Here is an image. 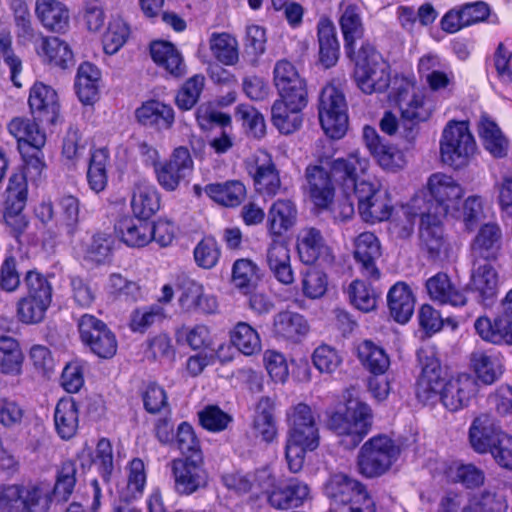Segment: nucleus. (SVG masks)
<instances>
[{"instance_id": "nucleus-1", "label": "nucleus", "mask_w": 512, "mask_h": 512, "mask_svg": "<svg viewBox=\"0 0 512 512\" xmlns=\"http://www.w3.org/2000/svg\"><path fill=\"white\" fill-rule=\"evenodd\" d=\"M417 356L421 365L416 388L419 401L434 404L440 400L450 411H458L468 406L478 392V383L474 376L462 373L445 382L441 364L434 351L421 349Z\"/></svg>"}, {"instance_id": "nucleus-2", "label": "nucleus", "mask_w": 512, "mask_h": 512, "mask_svg": "<svg viewBox=\"0 0 512 512\" xmlns=\"http://www.w3.org/2000/svg\"><path fill=\"white\" fill-rule=\"evenodd\" d=\"M287 422L286 460L290 471L297 473L303 467L306 452L319 446V429L312 409L304 403L288 410Z\"/></svg>"}, {"instance_id": "nucleus-3", "label": "nucleus", "mask_w": 512, "mask_h": 512, "mask_svg": "<svg viewBox=\"0 0 512 512\" xmlns=\"http://www.w3.org/2000/svg\"><path fill=\"white\" fill-rule=\"evenodd\" d=\"M432 204L427 201L424 194L415 196L402 207V213L407 218V224L403 227L408 235L412 231L414 220L420 218V240L431 258H439L447 252L448 244L443 235L442 220L432 214Z\"/></svg>"}, {"instance_id": "nucleus-4", "label": "nucleus", "mask_w": 512, "mask_h": 512, "mask_svg": "<svg viewBox=\"0 0 512 512\" xmlns=\"http://www.w3.org/2000/svg\"><path fill=\"white\" fill-rule=\"evenodd\" d=\"M396 83L395 97L401 111L402 136L412 142L418 135L419 123L427 121L432 110L425 101V94L413 80L401 78Z\"/></svg>"}, {"instance_id": "nucleus-5", "label": "nucleus", "mask_w": 512, "mask_h": 512, "mask_svg": "<svg viewBox=\"0 0 512 512\" xmlns=\"http://www.w3.org/2000/svg\"><path fill=\"white\" fill-rule=\"evenodd\" d=\"M354 61V80L362 92L372 94L386 91L390 85L389 66L371 44H362Z\"/></svg>"}, {"instance_id": "nucleus-6", "label": "nucleus", "mask_w": 512, "mask_h": 512, "mask_svg": "<svg viewBox=\"0 0 512 512\" xmlns=\"http://www.w3.org/2000/svg\"><path fill=\"white\" fill-rule=\"evenodd\" d=\"M371 409L363 402H350L345 413H334L329 428L341 438L346 449H353L363 440L371 426Z\"/></svg>"}, {"instance_id": "nucleus-7", "label": "nucleus", "mask_w": 512, "mask_h": 512, "mask_svg": "<svg viewBox=\"0 0 512 512\" xmlns=\"http://www.w3.org/2000/svg\"><path fill=\"white\" fill-rule=\"evenodd\" d=\"M24 283L27 295L17 302V317L25 324H38L43 321L52 301V287L38 272L28 271Z\"/></svg>"}, {"instance_id": "nucleus-8", "label": "nucleus", "mask_w": 512, "mask_h": 512, "mask_svg": "<svg viewBox=\"0 0 512 512\" xmlns=\"http://www.w3.org/2000/svg\"><path fill=\"white\" fill-rule=\"evenodd\" d=\"M399 453V447L391 438L385 435L374 436L360 448L358 470L367 478L381 476L391 468Z\"/></svg>"}, {"instance_id": "nucleus-9", "label": "nucleus", "mask_w": 512, "mask_h": 512, "mask_svg": "<svg viewBox=\"0 0 512 512\" xmlns=\"http://www.w3.org/2000/svg\"><path fill=\"white\" fill-rule=\"evenodd\" d=\"M476 151V142L466 122L450 121L440 139V156L444 164L461 168Z\"/></svg>"}, {"instance_id": "nucleus-10", "label": "nucleus", "mask_w": 512, "mask_h": 512, "mask_svg": "<svg viewBox=\"0 0 512 512\" xmlns=\"http://www.w3.org/2000/svg\"><path fill=\"white\" fill-rule=\"evenodd\" d=\"M325 494L346 512H376L375 503L365 486L345 474H334L325 485Z\"/></svg>"}, {"instance_id": "nucleus-11", "label": "nucleus", "mask_w": 512, "mask_h": 512, "mask_svg": "<svg viewBox=\"0 0 512 512\" xmlns=\"http://www.w3.org/2000/svg\"><path fill=\"white\" fill-rule=\"evenodd\" d=\"M318 114L321 127L332 139L342 138L348 129L347 103L334 85L325 86L320 94Z\"/></svg>"}, {"instance_id": "nucleus-12", "label": "nucleus", "mask_w": 512, "mask_h": 512, "mask_svg": "<svg viewBox=\"0 0 512 512\" xmlns=\"http://www.w3.org/2000/svg\"><path fill=\"white\" fill-rule=\"evenodd\" d=\"M427 188L429 195L424 191L417 194H424L427 201L433 205L432 214L438 217L458 215L463 189L452 176L434 173L428 179Z\"/></svg>"}, {"instance_id": "nucleus-13", "label": "nucleus", "mask_w": 512, "mask_h": 512, "mask_svg": "<svg viewBox=\"0 0 512 512\" xmlns=\"http://www.w3.org/2000/svg\"><path fill=\"white\" fill-rule=\"evenodd\" d=\"M173 489L176 494L190 496L208 484V472L204 467L203 455L183 456L169 463Z\"/></svg>"}, {"instance_id": "nucleus-14", "label": "nucleus", "mask_w": 512, "mask_h": 512, "mask_svg": "<svg viewBox=\"0 0 512 512\" xmlns=\"http://www.w3.org/2000/svg\"><path fill=\"white\" fill-rule=\"evenodd\" d=\"M261 489L268 493V502L272 507L279 510H287L298 507L309 497L307 484L290 479L287 483L274 486V479L267 470L258 472L255 476Z\"/></svg>"}, {"instance_id": "nucleus-15", "label": "nucleus", "mask_w": 512, "mask_h": 512, "mask_svg": "<svg viewBox=\"0 0 512 512\" xmlns=\"http://www.w3.org/2000/svg\"><path fill=\"white\" fill-rule=\"evenodd\" d=\"M81 340L100 358H112L117 351L115 334L102 321L90 314H84L78 321Z\"/></svg>"}, {"instance_id": "nucleus-16", "label": "nucleus", "mask_w": 512, "mask_h": 512, "mask_svg": "<svg viewBox=\"0 0 512 512\" xmlns=\"http://www.w3.org/2000/svg\"><path fill=\"white\" fill-rule=\"evenodd\" d=\"M308 98L285 99L279 97L271 107V120L276 129L284 135L298 131L303 124V109L307 106Z\"/></svg>"}, {"instance_id": "nucleus-17", "label": "nucleus", "mask_w": 512, "mask_h": 512, "mask_svg": "<svg viewBox=\"0 0 512 512\" xmlns=\"http://www.w3.org/2000/svg\"><path fill=\"white\" fill-rule=\"evenodd\" d=\"M247 170L259 192L268 196L277 194L281 186L280 177L267 152L260 150L254 153L247 161Z\"/></svg>"}, {"instance_id": "nucleus-18", "label": "nucleus", "mask_w": 512, "mask_h": 512, "mask_svg": "<svg viewBox=\"0 0 512 512\" xmlns=\"http://www.w3.org/2000/svg\"><path fill=\"white\" fill-rule=\"evenodd\" d=\"M354 246V259L361 275L371 282L378 281L381 278L376 263L381 256L378 238L372 232H363L355 239Z\"/></svg>"}, {"instance_id": "nucleus-19", "label": "nucleus", "mask_w": 512, "mask_h": 512, "mask_svg": "<svg viewBox=\"0 0 512 512\" xmlns=\"http://www.w3.org/2000/svg\"><path fill=\"white\" fill-rule=\"evenodd\" d=\"M6 208L4 220L15 236L21 234L27 227L28 221L22 210L26 203V185L22 177L14 175L10 178L6 190Z\"/></svg>"}, {"instance_id": "nucleus-20", "label": "nucleus", "mask_w": 512, "mask_h": 512, "mask_svg": "<svg viewBox=\"0 0 512 512\" xmlns=\"http://www.w3.org/2000/svg\"><path fill=\"white\" fill-rule=\"evenodd\" d=\"M193 161L186 147L174 149L169 161L155 168L159 185L167 190L174 191L180 182L191 172Z\"/></svg>"}, {"instance_id": "nucleus-21", "label": "nucleus", "mask_w": 512, "mask_h": 512, "mask_svg": "<svg viewBox=\"0 0 512 512\" xmlns=\"http://www.w3.org/2000/svg\"><path fill=\"white\" fill-rule=\"evenodd\" d=\"M362 140L370 154L384 170L394 172L404 167L403 153L395 146L384 142L375 128L364 126Z\"/></svg>"}, {"instance_id": "nucleus-22", "label": "nucleus", "mask_w": 512, "mask_h": 512, "mask_svg": "<svg viewBox=\"0 0 512 512\" xmlns=\"http://www.w3.org/2000/svg\"><path fill=\"white\" fill-rule=\"evenodd\" d=\"M297 251L300 260L307 265L318 260L330 264L334 260L331 248L326 244L320 230L315 227H304L299 231Z\"/></svg>"}, {"instance_id": "nucleus-23", "label": "nucleus", "mask_w": 512, "mask_h": 512, "mask_svg": "<svg viewBox=\"0 0 512 512\" xmlns=\"http://www.w3.org/2000/svg\"><path fill=\"white\" fill-rule=\"evenodd\" d=\"M369 166V159L362 156L359 151H354L331 162V177L346 191L355 186V181L367 173Z\"/></svg>"}, {"instance_id": "nucleus-24", "label": "nucleus", "mask_w": 512, "mask_h": 512, "mask_svg": "<svg viewBox=\"0 0 512 512\" xmlns=\"http://www.w3.org/2000/svg\"><path fill=\"white\" fill-rule=\"evenodd\" d=\"M273 81L279 97L285 99L290 97L308 98L305 80L288 60L283 59L276 62L273 70Z\"/></svg>"}, {"instance_id": "nucleus-25", "label": "nucleus", "mask_w": 512, "mask_h": 512, "mask_svg": "<svg viewBox=\"0 0 512 512\" xmlns=\"http://www.w3.org/2000/svg\"><path fill=\"white\" fill-rule=\"evenodd\" d=\"M19 499L16 502L18 512H47L52 502V488L47 482H28L17 484Z\"/></svg>"}, {"instance_id": "nucleus-26", "label": "nucleus", "mask_w": 512, "mask_h": 512, "mask_svg": "<svg viewBox=\"0 0 512 512\" xmlns=\"http://www.w3.org/2000/svg\"><path fill=\"white\" fill-rule=\"evenodd\" d=\"M28 104L34 118L40 121L53 122L59 109L56 91L42 82L31 87Z\"/></svg>"}, {"instance_id": "nucleus-27", "label": "nucleus", "mask_w": 512, "mask_h": 512, "mask_svg": "<svg viewBox=\"0 0 512 512\" xmlns=\"http://www.w3.org/2000/svg\"><path fill=\"white\" fill-rule=\"evenodd\" d=\"M502 231L496 223L482 225L471 243L473 260H495L501 250Z\"/></svg>"}, {"instance_id": "nucleus-28", "label": "nucleus", "mask_w": 512, "mask_h": 512, "mask_svg": "<svg viewBox=\"0 0 512 512\" xmlns=\"http://www.w3.org/2000/svg\"><path fill=\"white\" fill-rule=\"evenodd\" d=\"M470 288L478 293L479 300L484 305H490L496 297L498 290V275L489 262L481 263L473 260Z\"/></svg>"}, {"instance_id": "nucleus-29", "label": "nucleus", "mask_w": 512, "mask_h": 512, "mask_svg": "<svg viewBox=\"0 0 512 512\" xmlns=\"http://www.w3.org/2000/svg\"><path fill=\"white\" fill-rule=\"evenodd\" d=\"M317 41L319 46V63L329 69L335 66L340 56V43L333 22L325 17L317 23Z\"/></svg>"}, {"instance_id": "nucleus-30", "label": "nucleus", "mask_w": 512, "mask_h": 512, "mask_svg": "<svg viewBox=\"0 0 512 512\" xmlns=\"http://www.w3.org/2000/svg\"><path fill=\"white\" fill-rule=\"evenodd\" d=\"M266 262L278 282L283 285H290L294 282L290 250L284 241L272 240L267 248Z\"/></svg>"}, {"instance_id": "nucleus-31", "label": "nucleus", "mask_w": 512, "mask_h": 512, "mask_svg": "<svg viewBox=\"0 0 512 512\" xmlns=\"http://www.w3.org/2000/svg\"><path fill=\"white\" fill-rule=\"evenodd\" d=\"M503 433L495 419L487 413L476 417L469 428V441L478 453H486L494 444L498 434Z\"/></svg>"}, {"instance_id": "nucleus-32", "label": "nucleus", "mask_w": 512, "mask_h": 512, "mask_svg": "<svg viewBox=\"0 0 512 512\" xmlns=\"http://www.w3.org/2000/svg\"><path fill=\"white\" fill-rule=\"evenodd\" d=\"M115 233L128 247L140 248L150 243V223L145 218L123 217L115 224Z\"/></svg>"}, {"instance_id": "nucleus-33", "label": "nucleus", "mask_w": 512, "mask_h": 512, "mask_svg": "<svg viewBox=\"0 0 512 512\" xmlns=\"http://www.w3.org/2000/svg\"><path fill=\"white\" fill-rule=\"evenodd\" d=\"M135 116L140 124L159 130L170 129L175 120L173 108L158 100L144 102L136 109Z\"/></svg>"}, {"instance_id": "nucleus-34", "label": "nucleus", "mask_w": 512, "mask_h": 512, "mask_svg": "<svg viewBox=\"0 0 512 512\" xmlns=\"http://www.w3.org/2000/svg\"><path fill=\"white\" fill-rule=\"evenodd\" d=\"M305 176L315 205L320 208L327 207L334 197L331 173L328 174L323 167L315 165L306 168Z\"/></svg>"}, {"instance_id": "nucleus-35", "label": "nucleus", "mask_w": 512, "mask_h": 512, "mask_svg": "<svg viewBox=\"0 0 512 512\" xmlns=\"http://www.w3.org/2000/svg\"><path fill=\"white\" fill-rule=\"evenodd\" d=\"M470 362L477 377L487 385L497 381L504 371L502 356L492 350L472 352Z\"/></svg>"}, {"instance_id": "nucleus-36", "label": "nucleus", "mask_w": 512, "mask_h": 512, "mask_svg": "<svg viewBox=\"0 0 512 512\" xmlns=\"http://www.w3.org/2000/svg\"><path fill=\"white\" fill-rule=\"evenodd\" d=\"M477 334L493 344H512V320L503 313L491 321L488 317H478L474 323Z\"/></svg>"}, {"instance_id": "nucleus-37", "label": "nucleus", "mask_w": 512, "mask_h": 512, "mask_svg": "<svg viewBox=\"0 0 512 512\" xmlns=\"http://www.w3.org/2000/svg\"><path fill=\"white\" fill-rule=\"evenodd\" d=\"M131 208L135 216L148 219L160 208V198L156 187L141 179L134 184Z\"/></svg>"}, {"instance_id": "nucleus-38", "label": "nucleus", "mask_w": 512, "mask_h": 512, "mask_svg": "<svg viewBox=\"0 0 512 512\" xmlns=\"http://www.w3.org/2000/svg\"><path fill=\"white\" fill-rule=\"evenodd\" d=\"M387 301L390 314L396 322L405 324L410 320L414 312L415 298L406 283L394 284L388 292Z\"/></svg>"}, {"instance_id": "nucleus-39", "label": "nucleus", "mask_w": 512, "mask_h": 512, "mask_svg": "<svg viewBox=\"0 0 512 512\" xmlns=\"http://www.w3.org/2000/svg\"><path fill=\"white\" fill-rule=\"evenodd\" d=\"M35 13L48 30L63 32L69 26V10L58 0H37Z\"/></svg>"}, {"instance_id": "nucleus-40", "label": "nucleus", "mask_w": 512, "mask_h": 512, "mask_svg": "<svg viewBox=\"0 0 512 512\" xmlns=\"http://www.w3.org/2000/svg\"><path fill=\"white\" fill-rule=\"evenodd\" d=\"M41 60L54 67L66 69L73 64V52L69 45L58 37H44L35 50Z\"/></svg>"}, {"instance_id": "nucleus-41", "label": "nucleus", "mask_w": 512, "mask_h": 512, "mask_svg": "<svg viewBox=\"0 0 512 512\" xmlns=\"http://www.w3.org/2000/svg\"><path fill=\"white\" fill-rule=\"evenodd\" d=\"M297 221L296 205L289 199H278L268 211L267 225L273 236H282L291 229Z\"/></svg>"}, {"instance_id": "nucleus-42", "label": "nucleus", "mask_w": 512, "mask_h": 512, "mask_svg": "<svg viewBox=\"0 0 512 512\" xmlns=\"http://www.w3.org/2000/svg\"><path fill=\"white\" fill-rule=\"evenodd\" d=\"M426 289L431 299L441 304L463 306L467 302L465 294L456 289L447 274L437 273L426 281Z\"/></svg>"}, {"instance_id": "nucleus-43", "label": "nucleus", "mask_w": 512, "mask_h": 512, "mask_svg": "<svg viewBox=\"0 0 512 512\" xmlns=\"http://www.w3.org/2000/svg\"><path fill=\"white\" fill-rule=\"evenodd\" d=\"M339 25L344 38L345 52L349 57L355 53V43L364 35L360 9L355 5H347L339 18Z\"/></svg>"}, {"instance_id": "nucleus-44", "label": "nucleus", "mask_w": 512, "mask_h": 512, "mask_svg": "<svg viewBox=\"0 0 512 512\" xmlns=\"http://www.w3.org/2000/svg\"><path fill=\"white\" fill-rule=\"evenodd\" d=\"M273 331L279 338L299 342L308 333L309 326L302 315L291 311H282L274 317Z\"/></svg>"}, {"instance_id": "nucleus-45", "label": "nucleus", "mask_w": 512, "mask_h": 512, "mask_svg": "<svg viewBox=\"0 0 512 512\" xmlns=\"http://www.w3.org/2000/svg\"><path fill=\"white\" fill-rule=\"evenodd\" d=\"M179 304L185 311H200L207 314L213 313L217 308L216 299L205 295L203 286L195 281L183 284Z\"/></svg>"}, {"instance_id": "nucleus-46", "label": "nucleus", "mask_w": 512, "mask_h": 512, "mask_svg": "<svg viewBox=\"0 0 512 512\" xmlns=\"http://www.w3.org/2000/svg\"><path fill=\"white\" fill-rule=\"evenodd\" d=\"M7 128L17 140L19 150L26 147H43L45 144V134L39 129L38 124L30 119L16 117L9 122Z\"/></svg>"}, {"instance_id": "nucleus-47", "label": "nucleus", "mask_w": 512, "mask_h": 512, "mask_svg": "<svg viewBox=\"0 0 512 512\" xmlns=\"http://www.w3.org/2000/svg\"><path fill=\"white\" fill-rule=\"evenodd\" d=\"M100 78V70L95 65L85 62L79 66L75 88L83 104H92L97 100Z\"/></svg>"}, {"instance_id": "nucleus-48", "label": "nucleus", "mask_w": 512, "mask_h": 512, "mask_svg": "<svg viewBox=\"0 0 512 512\" xmlns=\"http://www.w3.org/2000/svg\"><path fill=\"white\" fill-rule=\"evenodd\" d=\"M478 134L483 145L494 157H504L507 154L508 141L503 136L496 122L487 114H482L478 122Z\"/></svg>"}, {"instance_id": "nucleus-49", "label": "nucleus", "mask_w": 512, "mask_h": 512, "mask_svg": "<svg viewBox=\"0 0 512 512\" xmlns=\"http://www.w3.org/2000/svg\"><path fill=\"white\" fill-rule=\"evenodd\" d=\"M150 53L153 61L171 75L181 76L185 73L183 58L173 44L166 41H155L151 44Z\"/></svg>"}, {"instance_id": "nucleus-50", "label": "nucleus", "mask_w": 512, "mask_h": 512, "mask_svg": "<svg viewBox=\"0 0 512 512\" xmlns=\"http://www.w3.org/2000/svg\"><path fill=\"white\" fill-rule=\"evenodd\" d=\"M55 428L58 435L65 440L75 436L78 429V406L72 399L60 400L54 412Z\"/></svg>"}, {"instance_id": "nucleus-51", "label": "nucleus", "mask_w": 512, "mask_h": 512, "mask_svg": "<svg viewBox=\"0 0 512 512\" xmlns=\"http://www.w3.org/2000/svg\"><path fill=\"white\" fill-rule=\"evenodd\" d=\"M205 193L223 206L236 207L244 200L246 188L243 183L234 180L225 183L208 184L205 187Z\"/></svg>"}, {"instance_id": "nucleus-52", "label": "nucleus", "mask_w": 512, "mask_h": 512, "mask_svg": "<svg viewBox=\"0 0 512 512\" xmlns=\"http://www.w3.org/2000/svg\"><path fill=\"white\" fill-rule=\"evenodd\" d=\"M209 48L215 59L224 65L232 66L239 60L238 41L229 33H212Z\"/></svg>"}, {"instance_id": "nucleus-53", "label": "nucleus", "mask_w": 512, "mask_h": 512, "mask_svg": "<svg viewBox=\"0 0 512 512\" xmlns=\"http://www.w3.org/2000/svg\"><path fill=\"white\" fill-rule=\"evenodd\" d=\"M24 356L16 339L0 337V372L7 375H20Z\"/></svg>"}, {"instance_id": "nucleus-54", "label": "nucleus", "mask_w": 512, "mask_h": 512, "mask_svg": "<svg viewBox=\"0 0 512 512\" xmlns=\"http://www.w3.org/2000/svg\"><path fill=\"white\" fill-rule=\"evenodd\" d=\"M273 411L274 403L270 398L262 397L257 403L254 429L266 442H272L277 436Z\"/></svg>"}, {"instance_id": "nucleus-55", "label": "nucleus", "mask_w": 512, "mask_h": 512, "mask_svg": "<svg viewBox=\"0 0 512 512\" xmlns=\"http://www.w3.org/2000/svg\"><path fill=\"white\" fill-rule=\"evenodd\" d=\"M358 357L362 364L374 375L384 374L390 366V359L385 350L370 340H365L359 344Z\"/></svg>"}, {"instance_id": "nucleus-56", "label": "nucleus", "mask_w": 512, "mask_h": 512, "mask_svg": "<svg viewBox=\"0 0 512 512\" xmlns=\"http://www.w3.org/2000/svg\"><path fill=\"white\" fill-rule=\"evenodd\" d=\"M232 344L244 355L251 356L261 350L258 332L246 322H238L231 332Z\"/></svg>"}, {"instance_id": "nucleus-57", "label": "nucleus", "mask_w": 512, "mask_h": 512, "mask_svg": "<svg viewBox=\"0 0 512 512\" xmlns=\"http://www.w3.org/2000/svg\"><path fill=\"white\" fill-rule=\"evenodd\" d=\"M507 509L506 499L488 490L473 495L464 506V512H506Z\"/></svg>"}, {"instance_id": "nucleus-58", "label": "nucleus", "mask_w": 512, "mask_h": 512, "mask_svg": "<svg viewBox=\"0 0 512 512\" xmlns=\"http://www.w3.org/2000/svg\"><path fill=\"white\" fill-rule=\"evenodd\" d=\"M205 85V77L196 74L187 79L176 95V105L181 110H190L198 102Z\"/></svg>"}, {"instance_id": "nucleus-59", "label": "nucleus", "mask_w": 512, "mask_h": 512, "mask_svg": "<svg viewBox=\"0 0 512 512\" xmlns=\"http://www.w3.org/2000/svg\"><path fill=\"white\" fill-rule=\"evenodd\" d=\"M348 295L351 303L363 312H370L376 307V294L363 280L352 281L348 287Z\"/></svg>"}, {"instance_id": "nucleus-60", "label": "nucleus", "mask_w": 512, "mask_h": 512, "mask_svg": "<svg viewBox=\"0 0 512 512\" xmlns=\"http://www.w3.org/2000/svg\"><path fill=\"white\" fill-rule=\"evenodd\" d=\"M221 255L217 241L213 237H204L194 248L193 256L196 264L203 269H212Z\"/></svg>"}, {"instance_id": "nucleus-61", "label": "nucleus", "mask_w": 512, "mask_h": 512, "mask_svg": "<svg viewBox=\"0 0 512 512\" xmlns=\"http://www.w3.org/2000/svg\"><path fill=\"white\" fill-rule=\"evenodd\" d=\"M15 24L18 40L23 45L33 44L36 49L37 45H39L45 37L40 31L33 27L30 14L26 8L18 10L15 16Z\"/></svg>"}, {"instance_id": "nucleus-62", "label": "nucleus", "mask_w": 512, "mask_h": 512, "mask_svg": "<svg viewBox=\"0 0 512 512\" xmlns=\"http://www.w3.org/2000/svg\"><path fill=\"white\" fill-rule=\"evenodd\" d=\"M328 288L326 273L316 268H309L303 275L302 291L310 299H318L325 295Z\"/></svg>"}, {"instance_id": "nucleus-63", "label": "nucleus", "mask_w": 512, "mask_h": 512, "mask_svg": "<svg viewBox=\"0 0 512 512\" xmlns=\"http://www.w3.org/2000/svg\"><path fill=\"white\" fill-rule=\"evenodd\" d=\"M129 35V28L122 20L117 19L109 23L103 35V48L106 54H115L124 45Z\"/></svg>"}, {"instance_id": "nucleus-64", "label": "nucleus", "mask_w": 512, "mask_h": 512, "mask_svg": "<svg viewBox=\"0 0 512 512\" xmlns=\"http://www.w3.org/2000/svg\"><path fill=\"white\" fill-rule=\"evenodd\" d=\"M164 317V310L160 305H152L136 309L130 318V328L134 332H145L150 326Z\"/></svg>"}]
</instances>
